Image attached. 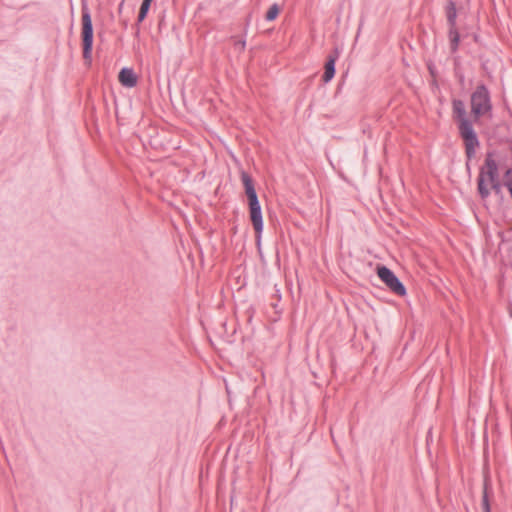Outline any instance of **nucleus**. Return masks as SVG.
I'll return each mask as SVG.
<instances>
[{
	"label": "nucleus",
	"instance_id": "f257e3e1",
	"mask_svg": "<svg viewBox=\"0 0 512 512\" xmlns=\"http://www.w3.org/2000/svg\"><path fill=\"white\" fill-rule=\"evenodd\" d=\"M491 191H495L497 194L500 193L501 184L497 161L492 155H488L478 176V192L485 199L490 195Z\"/></svg>",
	"mask_w": 512,
	"mask_h": 512
},
{
	"label": "nucleus",
	"instance_id": "f03ea898",
	"mask_svg": "<svg viewBox=\"0 0 512 512\" xmlns=\"http://www.w3.org/2000/svg\"><path fill=\"white\" fill-rule=\"evenodd\" d=\"M470 107L475 120L490 116L492 102L490 93L484 85H478L471 94Z\"/></svg>",
	"mask_w": 512,
	"mask_h": 512
},
{
	"label": "nucleus",
	"instance_id": "7ed1b4c3",
	"mask_svg": "<svg viewBox=\"0 0 512 512\" xmlns=\"http://www.w3.org/2000/svg\"><path fill=\"white\" fill-rule=\"evenodd\" d=\"M241 179L245 187L246 195L249 200L251 221L253 224H262L261 208L259 205L256 191L253 186L252 179L245 172L242 173Z\"/></svg>",
	"mask_w": 512,
	"mask_h": 512
},
{
	"label": "nucleus",
	"instance_id": "20e7f679",
	"mask_svg": "<svg viewBox=\"0 0 512 512\" xmlns=\"http://www.w3.org/2000/svg\"><path fill=\"white\" fill-rule=\"evenodd\" d=\"M377 275L380 280L396 295L404 296L406 288L394 272L382 265L377 267Z\"/></svg>",
	"mask_w": 512,
	"mask_h": 512
},
{
	"label": "nucleus",
	"instance_id": "39448f33",
	"mask_svg": "<svg viewBox=\"0 0 512 512\" xmlns=\"http://www.w3.org/2000/svg\"><path fill=\"white\" fill-rule=\"evenodd\" d=\"M81 37L83 42V56L88 60L91 58L93 45V27L90 14L86 9H84L82 13Z\"/></svg>",
	"mask_w": 512,
	"mask_h": 512
},
{
	"label": "nucleus",
	"instance_id": "423d86ee",
	"mask_svg": "<svg viewBox=\"0 0 512 512\" xmlns=\"http://www.w3.org/2000/svg\"><path fill=\"white\" fill-rule=\"evenodd\" d=\"M459 130L465 142L466 152L468 156H471L475 148L478 146V140L473 127L468 120H463L462 123L459 124Z\"/></svg>",
	"mask_w": 512,
	"mask_h": 512
},
{
	"label": "nucleus",
	"instance_id": "0eeeda50",
	"mask_svg": "<svg viewBox=\"0 0 512 512\" xmlns=\"http://www.w3.org/2000/svg\"><path fill=\"white\" fill-rule=\"evenodd\" d=\"M493 496L492 484L489 476L484 477L481 506L483 512H491L490 498Z\"/></svg>",
	"mask_w": 512,
	"mask_h": 512
},
{
	"label": "nucleus",
	"instance_id": "6e6552de",
	"mask_svg": "<svg viewBox=\"0 0 512 512\" xmlns=\"http://www.w3.org/2000/svg\"><path fill=\"white\" fill-rule=\"evenodd\" d=\"M118 79L119 82L125 87L132 88L137 84V76L130 68H123L119 73Z\"/></svg>",
	"mask_w": 512,
	"mask_h": 512
},
{
	"label": "nucleus",
	"instance_id": "1a4fd4ad",
	"mask_svg": "<svg viewBox=\"0 0 512 512\" xmlns=\"http://www.w3.org/2000/svg\"><path fill=\"white\" fill-rule=\"evenodd\" d=\"M335 62H336V58L335 57H331L328 62L326 63L325 65V71H324V74H323V81L324 82H329L333 77H334V74H335Z\"/></svg>",
	"mask_w": 512,
	"mask_h": 512
},
{
	"label": "nucleus",
	"instance_id": "9d476101",
	"mask_svg": "<svg viewBox=\"0 0 512 512\" xmlns=\"http://www.w3.org/2000/svg\"><path fill=\"white\" fill-rule=\"evenodd\" d=\"M453 112L456 115V118L460 123H462L463 120H467L465 116V107L464 103L461 100H454L453 101Z\"/></svg>",
	"mask_w": 512,
	"mask_h": 512
},
{
	"label": "nucleus",
	"instance_id": "9b49d317",
	"mask_svg": "<svg viewBox=\"0 0 512 512\" xmlns=\"http://www.w3.org/2000/svg\"><path fill=\"white\" fill-rule=\"evenodd\" d=\"M280 13V7L277 4H273L266 13V20L273 21L277 18Z\"/></svg>",
	"mask_w": 512,
	"mask_h": 512
},
{
	"label": "nucleus",
	"instance_id": "f8f14e48",
	"mask_svg": "<svg viewBox=\"0 0 512 512\" xmlns=\"http://www.w3.org/2000/svg\"><path fill=\"white\" fill-rule=\"evenodd\" d=\"M151 2H152V0H144L142 2V5H141L140 11H139V15H138L139 21H143L144 18L146 17V14L150 8Z\"/></svg>",
	"mask_w": 512,
	"mask_h": 512
},
{
	"label": "nucleus",
	"instance_id": "ddd939ff",
	"mask_svg": "<svg viewBox=\"0 0 512 512\" xmlns=\"http://www.w3.org/2000/svg\"><path fill=\"white\" fill-rule=\"evenodd\" d=\"M450 38H451L453 46L455 47L458 42V38H459L458 32L454 29H451L450 30Z\"/></svg>",
	"mask_w": 512,
	"mask_h": 512
},
{
	"label": "nucleus",
	"instance_id": "4468645a",
	"mask_svg": "<svg viewBox=\"0 0 512 512\" xmlns=\"http://www.w3.org/2000/svg\"><path fill=\"white\" fill-rule=\"evenodd\" d=\"M245 41L244 40H236L235 43H234V46L236 47V49H238L239 51H243L245 49Z\"/></svg>",
	"mask_w": 512,
	"mask_h": 512
},
{
	"label": "nucleus",
	"instance_id": "2eb2a0df",
	"mask_svg": "<svg viewBox=\"0 0 512 512\" xmlns=\"http://www.w3.org/2000/svg\"><path fill=\"white\" fill-rule=\"evenodd\" d=\"M254 229H255V232H256L257 242L259 243L263 226H254Z\"/></svg>",
	"mask_w": 512,
	"mask_h": 512
},
{
	"label": "nucleus",
	"instance_id": "dca6fc26",
	"mask_svg": "<svg viewBox=\"0 0 512 512\" xmlns=\"http://www.w3.org/2000/svg\"><path fill=\"white\" fill-rule=\"evenodd\" d=\"M455 16H456L455 11L450 12V13L448 14V19H449V22L451 23V25H454V19H455Z\"/></svg>",
	"mask_w": 512,
	"mask_h": 512
},
{
	"label": "nucleus",
	"instance_id": "f3484780",
	"mask_svg": "<svg viewBox=\"0 0 512 512\" xmlns=\"http://www.w3.org/2000/svg\"><path fill=\"white\" fill-rule=\"evenodd\" d=\"M279 289H276L275 290V296L277 297V300L279 301L281 299V296H280V293H279Z\"/></svg>",
	"mask_w": 512,
	"mask_h": 512
},
{
	"label": "nucleus",
	"instance_id": "a211bd4d",
	"mask_svg": "<svg viewBox=\"0 0 512 512\" xmlns=\"http://www.w3.org/2000/svg\"><path fill=\"white\" fill-rule=\"evenodd\" d=\"M510 316L512 317V310H510Z\"/></svg>",
	"mask_w": 512,
	"mask_h": 512
}]
</instances>
